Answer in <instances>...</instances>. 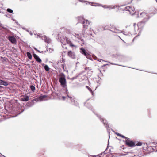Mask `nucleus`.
Instances as JSON below:
<instances>
[{
  "instance_id": "1",
  "label": "nucleus",
  "mask_w": 157,
  "mask_h": 157,
  "mask_svg": "<svg viewBox=\"0 0 157 157\" xmlns=\"http://www.w3.org/2000/svg\"><path fill=\"white\" fill-rule=\"evenodd\" d=\"M137 16L138 18H143V19L141 21L139 22L137 24L138 29L140 30L138 35L136 37L140 35L141 31L145 26L146 22L148 21L150 18L147 13L144 12L138 13Z\"/></svg>"
},
{
  "instance_id": "2",
  "label": "nucleus",
  "mask_w": 157,
  "mask_h": 157,
  "mask_svg": "<svg viewBox=\"0 0 157 157\" xmlns=\"http://www.w3.org/2000/svg\"><path fill=\"white\" fill-rule=\"evenodd\" d=\"M47 97V96L46 95H41L38 97L36 98L31 101H29L26 105L25 108L28 109L33 106L35 104L34 101L36 102L42 101L44 99Z\"/></svg>"
},
{
  "instance_id": "3",
  "label": "nucleus",
  "mask_w": 157,
  "mask_h": 157,
  "mask_svg": "<svg viewBox=\"0 0 157 157\" xmlns=\"http://www.w3.org/2000/svg\"><path fill=\"white\" fill-rule=\"evenodd\" d=\"M60 77L59 78V82L61 86L63 87L64 90L67 94H68V92L67 87V82L65 78V75L63 73L60 74Z\"/></svg>"
},
{
  "instance_id": "4",
  "label": "nucleus",
  "mask_w": 157,
  "mask_h": 157,
  "mask_svg": "<svg viewBox=\"0 0 157 157\" xmlns=\"http://www.w3.org/2000/svg\"><path fill=\"white\" fill-rule=\"evenodd\" d=\"M69 94H67V99L68 101H70L72 103V105L77 107L80 108L79 106V103L77 101L74 99V98L73 97H71L69 95Z\"/></svg>"
},
{
  "instance_id": "5",
  "label": "nucleus",
  "mask_w": 157,
  "mask_h": 157,
  "mask_svg": "<svg viewBox=\"0 0 157 157\" xmlns=\"http://www.w3.org/2000/svg\"><path fill=\"white\" fill-rule=\"evenodd\" d=\"M148 152L150 153L153 151L157 152V143L155 144H153L152 145H148L147 149V151Z\"/></svg>"
},
{
  "instance_id": "6",
  "label": "nucleus",
  "mask_w": 157,
  "mask_h": 157,
  "mask_svg": "<svg viewBox=\"0 0 157 157\" xmlns=\"http://www.w3.org/2000/svg\"><path fill=\"white\" fill-rule=\"evenodd\" d=\"M124 141L125 144L129 147H133L136 146L135 143L129 138H126V140L125 141L124 140Z\"/></svg>"
},
{
  "instance_id": "7",
  "label": "nucleus",
  "mask_w": 157,
  "mask_h": 157,
  "mask_svg": "<svg viewBox=\"0 0 157 157\" xmlns=\"http://www.w3.org/2000/svg\"><path fill=\"white\" fill-rule=\"evenodd\" d=\"M80 52L85 56L88 59L91 60H92L91 55L87 52L86 50L84 48H80Z\"/></svg>"
},
{
  "instance_id": "8",
  "label": "nucleus",
  "mask_w": 157,
  "mask_h": 157,
  "mask_svg": "<svg viewBox=\"0 0 157 157\" xmlns=\"http://www.w3.org/2000/svg\"><path fill=\"white\" fill-rule=\"evenodd\" d=\"M61 42L64 45L70 43V39L66 36H63L61 40Z\"/></svg>"
},
{
  "instance_id": "9",
  "label": "nucleus",
  "mask_w": 157,
  "mask_h": 157,
  "mask_svg": "<svg viewBox=\"0 0 157 157\" xmlns=\"http://www.w3.org/2000/svg\"><path fill=\"white\" fill-rule=\"evenodd\" d=\"M127 57L124 56L119 54L117 59L121 62H125L127 61Z\"/></svg>"
},
{
  "instance_id": "10",
  "label": "nucleus",
  "mask_w": 157,
  "mask_h": 157,
  "mask_svg": "<svg viewBox=\"0 0 157 157\" xmlns=\"http://www.w3.org/2000/svg\"><path fill=\"white\" fill-rule=\"evenodd\" d=\"M91 23V22H89L87 20H85L83 22V30L85 31L88 28V25Z\"/></svg>"
},
{
  "instance_id": "11",
  "label": "nucleus",
  "mask_w": 157,
  "mask_h": 157,
  "mask_svg": "<svg viewBox=\"0 0 157 157\" xmlns=\"http://www.w3.org/2000/svg\"><path fill=\"white\" fill-rule=\"evenodd\" d=\"M8 40L13 44H16L17 43V40L13 36H9L8 38Z\"/></svg>"
},
{
  "instance_id": "12",
  "label": "nucleus",
  "mask_w": 157,
  "mask_h": 157,
  "mask_svg": "<svg viewBox=\"0 0 157 157\" xmlns=\"http://www.w3.org/2000/svg\"><path fill=\"white\" fill-rule=\"evenodd\" d=\"M153 144H155V143L151 142L149 144H147V143H142L143 148L144 150H145L146 151H147V149L148 145H152Z\"/></svg>"
},
{
  "instance_id": "13",
  "label": "nucleus",
  "mask_w": 157,
  "mask_h": 157,
  "mask_svg": "<svg viewBox=\"0 0 157 157\" xmlns=\"http://www.w3.org/2000/svg\"><path fill=\"white\" fill-rule=\"evenodd\" d=\"M33 56L35 60L38 63H40L42 60L39 57V56L37 55L36 54L34 53L33 54Z\"/></svg>"
},
{
  "instance_id": "14",
  "label": "nucleus",
  "mask_w": 157,
  "mask_h": 157,
  "mask_svg": "<svg viewBox=\"0 0 157 157\" xmlns=\"http://www.w3.org/2000/svg\"><path fill=\"white\" fill-rule=\"evenodd\" d=\"M42 40H44V41L48 43H50L51 42V39L49 37L44 35L42 38Z\"/></svg>"
},
{
  "instance_id": "15",
  "label": "nucleus",
  "mask_w": 157,
  "mask_h": 157,
  "mask_svg": "<svg viewBox=\"0 0 157 157\" xmlns=\"http://www.w3.org/2000/svg\"><path fill=\"white\" fill-rule=\"evenodd\" d=\"M68 56L73 59L76 58L75 53L71 51H69L68 52Z\"/></svg>"
},
{
  "instance_id": "16",
  "label": "nucleus",
  "mask_w": 157,
  "mask_h": 157,
  "mask_svg": "<svg viewBox=\"0 0 157 157\" xmlns=\"http://www.w3.org/2000/svg\"><path fill=\"white\" fill-rule=\"evenodd\" d=\"M84 106H86L89 110L92 111L94 113V110L92 106L90 104L88 103L86 105V102H85L84 103Z\"/></svg>"
},
{
  "instance_id": "17",
  "label": "nucleus",
  "mask_w": 157,
  "mask_h": 157,
  "mask_svg": "<svg viewBox=\"0 0 157 157\" xmlns=\"http://www.w3.org/2000/svg\"><path fill=\"white\" fill-rule=\"evenodd\" d=\"M77 19L78 21V22L77 23L78 24L79 23H82V24L83 23V22L85 21V20L84 19L83 17L82 16H78L77 17Z\"/></svg>"
},
{
  "instance_id": "18",
  "label": "nucleus",
  "mask_w": 157,
  "mask_h": 157,
  "mask_svg": "<svg viewBox=\"0 0 157 157\" xmlns=\"http://www.w3.org/2000/svg\"><path fill=\"white\" fill-rule=\"evenodd\" d=\"M109 30L110 31L112 32H113L115 33H121L122 32V31H121V30L117 29L116 28H115L114 30Z\"/></svg>"
},
{
  "instance_id": "19",
  "label": "nucleus",
  "mask_w": 157,
  "mask_h": 157,
  "mask_svg": "<svg viewBox=\"0 0 157 157\" xmlns=\"http://www.w3.org/2000/svg\"><path fill=\"white\" fill-rule=\"evenodd\" d=\"M3 85L5 86L8 85V83L6 81L0 79V85Z\"/></svg>"
},
{
  "instance_id": "20",
  "label": "nucleus",
  "mask_w": 157,
  "mask_h": 157,
  "mask_svg": "<svg viewBox=\"0 0 157 157\" xmlns=\"http://www.w3.org/2000/svg\"><path fill=\"white\" fill-rule=\"evenodd\" d=\"M29 98L28 96H24L21 98V100L23 101H27L29 100Z\"/></svg>"
},
{
  "instance_id": "21",
  "label": "nucleus",
  "mask_w": 157,
  "mask_h": 157,
  "mask_svg": "<svg viewBox=\"0 0 157 157\" xmlns=\"http://www.w3.org/2000/svg\"><path fill=\"white\" fill-rule=\"evenodd\" d=\"M94 113L95 115L98 118V119L101 121L103 118L102 117L100 114H98L94 112Z\"/></svg>"
},
{
  "instance_id": "22",
  "label": "nucleus",
  "mask_w": 157,
  "mask_h": 157,
  "mask_svg": "<svg viewBox=\"0 0 157 157\" xmlns=\"http://www.w3.org/2000/svg\"><path fill=\"white\" fill-rule=\"evenodd\" d=\"M26 55L27 56L28 58L29 59H32V55L31 53L30 52H26Z\"/></svg>"
},
{
  "instance_id": "23",
  "label": "nucleus",
  "mask_w": 157,
  "mask_h": 157,
  "mask_svg": "<svg viewBox=\"0 0 157 157\" xmlns=\"http://www.w3.org/2000/svg\"><path fill=\"white\" fill-rule=\"evenodd\" d=\"M103 124L104 126H105V127L106 128L107 130L108 129V128H109V126L108 125V123H107V121L105 122Z\"/></svg>"
},
{
  "instance_id": "24",
  "label": "nucleus",
  "mask_w": 157,
  "mask_h": 157,
  "mask_svg": "<svg viewBox=\"0 0 157 157\" xmlns=\"http://www.w3.org/2000/svg\"><path fill=\"white\" fill-rule=\"evenodd\" d=\"M44 67L45 70L46 71H48L49 70V68L48 65H44Z\"/></svg>"
},
{
  "instance_id": "25",
  "label": "nucleus",
  "mask_w": 157,
  "mask_h": 157,
  "mask_svg": "<svg viewBox=\"0 0 157 157\" xmlns=\"http://www.w3.org/2000/svg\"><path fill=\"white\" fill-rule=\"evenodd\" d=\"M118 55L119 53L113 54L111 55V56L112 57L115 58L116 59H117Z\"/></svg>"
},
{
  "instance_id": "26",
  "label": "nucleus",
  "mask_w": 157,
  "mask_h": 157,
  "mask_svg": "<svg viewBox=\"0 0 157 157\" xmlns=\"http://www.w3.org/2000/svg\"><path fill=\"white\" fill-rule=\"evenodd\" d=\"M131 8V7L129 6H127L125 7V8L124 9V10L125 11H128L130 13V10H129V9Z\"/></svg>"
},
{
  "instance_id": "27",
  "label": "nucleus",
  "mask_w": 157,
  "mask_h": 157,
  "mask_svg": "<svg viewBox=\"0 0 157 157\" xmlns=\"http://www.w3.org/2000/svg\"><path fill=\"white\" fill-rule=\"evenodd\" d=\"M86 87L89 90V91L91 93L92 95H93V92L91 88H90L88 86H86Z\"/></svg>"
},
{
  "instance_id": "28",
  "label": "nucleus",
  "mask_w": 157,
  "mask_h": 157,
  "mask_svg": "<svg viewBox=\"0 0 157 157\" xmlns=\"http://www.w3.org/2000/svg\"><path fill=\"white\" fill-rule=\"evenodd\" d=\"M30 89L32 91L34 92L35 90V88L34 86L32 85L30 86Z\"/></svg>"
},
{
  "instance_id": "29",
  "label": "nucleus",
  "mask_w": 157,
  "mask_h": 157,
  "mask_svg": "<svg viewBox=\"0 0 157 157\" xmlns=\"http://www.w3.org/2000/svg\"><path fill=\"white\" fill-rule=\"evenodd\" d=\"M6 11L10 13H12L13 12V10L10 8H8L6 10Z\"/></svg>"
},
{
  "instance_id": "30",
  "label": "nucleus",
  "mask_w": 157,
  "mask_h": 157,
  "mask_svg": "<svg viewBox=\"0 0 157 157\" xmlns=\"http://www.w3.org/2000/svg\"><path fill=\"white\" fill-rule=\"evenodd\" d=\"M44 35H42V34H40L38 33L37 34V38L39 37L40 38H41L42 40V38Z\"/></svg>"
},
{
  "instance_id": "31",
  "label": "nucleus",
  "mask_w": 157,
  "mask_h": 157,
  "mask_svg": "<svg viewBox=\"0 0 157 157\" xmlns=\"http://www.w3.org/2000/svg\"><path fill=\"white\" fill-rule=\"evenodd\" d=\"M108 8L109 9H115V6H113V5H109L108 6Z\"/></svg>"
},
{
  "instance_id": "32",
  "label": "nucleus",
  "mask_w": 157,
  "mask_h": 157,
  "mask_svg": "<svg viewBox=\"0 0 157 157\" xmlns=\"http://www.w3.org/2000/svg\"><path fill=\"white\" fill-rule=\"evenodd\" d=\"M142 145V143L141 142H138L136 145V146L137 145L138 146H140Z\"/></svg>"
},
{
  "instance_id": "33",
  "label": "nucleus",
  "mask_w": 157,
  "mask_h": 157,
  "mask_svg": "<svg viewBox=\"0 0 157 157\" xmlns=\"http://www.w3.org/2000/svg\"><path fill=\"white\" fill-rule=\"evenodd\" d=\"M110 63L112 64V65H117V66H123V67H125V66H122V65H120L119 64H116V63Z\"/></svg>"
},
{
  "instance_id": "34",
  "label": "nucleus",
  "mask_w": 157,
  "mask_h": 157,
  "mask_svg": "<svg viewBox=\"0 0 157 157\" xmlns=\"http://www.w3.org/2000/svg\"><path fill=\"white\" fill-rule=\"evenodd\" d=\"M123 34L124 35H128L129 36H130V35H131V34H130V33H127V32H124Z\"/></svg>"
},
{
  "instance_id": "35",
  "label": "nucleus",
  "mask_w": 157,
  "mask_h": 157,
  "mask_svg": "<svg viewBox=\"0 0 157 157\" xmlns=\"http://www.w3.org/2000/svg\"><path fill=\"white\" fill-rule=\"evenodd\" d=\"M101 122L103 124L105 122L107 121V120L104 118H103L102 120H101Z\"/></svg>"
},
{
  "instance_id": "36",
  "label": "nucleus",
  "mask_w": 157,
  "mask_h": 157,
  "mask_svg": "<svg viewBox=\"0 0 157 157\" xmlns=\"http://www.w3.org/2000/svg\"><path fill=\"white\" fill-rule=\"evenodd\" d=\"M108 6H107V5H102V6H101L102 7H103L104 8L107 9V8H108Z\"/></svg>"
},
{
  "instance_id": "37",
  "label": "nucleus",
  "mask_w": 157,
  "mask_h": 157,
  "mask_svg": "<svg viewBox=\"0 0 157 157\" xmlns=\"http://www.w3.org/2000/svg\"><path fill=\"white\" fill-rule=\"evenodd\" d=\"M78 77V76L77 75L76 76H75V77H73L72 78H71V80H73L75 79H76Z\"/></svg>"
},
{
  "instance_id": "38",
  "label": "nucleus",
  "mask_w": 157,
  "mask_h": 157,
  "mask_svg": "<svg viewBox=\"0 0 157 157\" xmlns=\"http://www.w3.org/2000/svg\"><path fill=\"white\" fill-rule=\"evenodd\" d=\"M123 5H115V6H115V8H117V7H118V8L119 7H121V6H123Z\"/></svg>"
},
{
  "instance_id": "39",
  "label": "nucleus",
  "mask_w": 157,
  "mask_h": 157,
  "mask_svg": "<svg viewBox=\"0 0 157 157\" xmlns=\"http://www.w3.org/2000/svg\"><path fill=\"white\" fill-rule=\"evenodd\" d=\"M92 56L94 58V59L95 60H96L97 58V57L94 55H93Z\"/></svg>"
},
{
  "instance_id": "40",
  "label": "nucleus",
  "mask_w": 157,
  "mask_h": 157,
  "mask_svg": "<svg viewBox=\"0 0 157 157\" xmlns=\"http://www.w3.org/2000/svg\"><path fill=\"white\" fill-rule=\"evenodd\" d=\"M120 137L123 138H125V140H126V138H128V137H125L124 136L121 134V136H120Z\"/></svg>"
},
{
  "instance_id": "41",
  "label": "nucleus",
  "mask_w": 157,
  "mask_h": 157,
  "mask_svg": "<svg viewBox=\"0 0 157 157\" xmlns=\"http://www.w3.org/2000/svg\"><path fill=\"white\" fill-rule=\"evenodd\" d=\"M103 28L104 30H109V29L108 28V26H107L104 27Z\"/></svg>"
},
{
  "instance_id": "42",
  "label": "nucleus",
  "mask_w": 157,
  "mask_h": 157,
  "mask_svg": "<svg viewBox=\"0 0 157 157\" xmlns=\"http://www.w3.org/2000/svg\"><path fill=\"white\" fill-rule=\"evenodd\" d=\"M49 51L50 52H52V51H53V49H52L51 48H50L48 49Z\"/></svg>"
},
{
  "instance_id": "43",
  "label": "nucleus",
  "mask_w": 157,
  "mask_h": 157,
  "mask_svg": "<svg viewBox=\"0 0 157 157\" xmlns=\"http://www.w3.org/2000/svg\"><path fill=\"white\" fill-rule=\"evenodd\" d=\"M70 44V46L71 47H74L75 46L73 44L71 43V42L70 41V43H69V44Z\"/></svg>"
},
{
  "instance_id": "44",
  "label": "nucleus",
  "mask_w": 157,
  "mask_h": 157,
  "mask_svg": "<svg viewBox=\"0 0 157 157\" xmlns=\"http://www.w3.org/2000/svg\"><path fill=\"white\" fill-rule=\"evenodd\" d=\"M108 146H107V148H106L105 150V151H104L102 153H101V155H102V153H104V154H106L107 153V152H105V151H106V150H107V149L108 148Z\"/></svg>"
},
{
  "instance_id": "45",
  "label": "nucleus",
  "mask_w": 157,
  "mask_h": 157,
  "mask_svg": "<svg viewBox=\"0 0 157 157\" xmlns=\"http://www.w3.org/2000/svg\"><path fill=\"white\" fill-rule=\"evenodd\" d=\"M62 98L63 100H65L67 98V97H66L65 96H62Z\"/></svg>"
},
{
  "instance_id": "46",
  "label": "nucleus",
  "mask_w": 157,
  "mask_h": 157,
  "mask_svg": "<svg viewBox=\"0 0 157 157\" xmlns=\"http://www.w3.org/2000/svg\"><path fill=\"white\" fill-rule=\"evenodd\" d=\"M115 134L118 136H120L121 134L118 132H115Z\"/></svg>"
},
{
  "instance_id": "47",
  "label": "nucleus",
  "mask_w": 157,
  "mask_h": 157,
  "mask_svg": "<svg viewBox=\"0 0 157 157\" xmlns=\"http://www.w3.org/2000/svg\"><path fill=\"white\" fill-rule=\"evenodd\" d=\"M118 9V10H123V11L124 10V9H123L122 8H121L120 7H119Z\"/></svg>"
},
{
  "instance_id": "48",
  "label": "nucleus",
  "mask_w": 157,
  "mask_h": 157,
  "mask_svg": "<svg viewBox=\"0 0 157 157\" xmlns=\"http://www.w3.org/2000/svg\"><path fill=\"white\" fill-rule=\"evenodd\" d=\"M34 49L36 51H37L38 52H40V51L38 50L36 48H34Z\"/></svg>"
},
{
  "instance_id": "49",
  "label": "nucleus",
  "mask_w": 157,
  "mask_h": 157,
  "mask_svg": "<svg viewBox=\"0 0 157 157\" xmlns=\"http://www.w3.org/2000/svg\"><path fill=\"white\" fill-rule=\"evenodd\" d=\"M97 60L98 61H99L100 62L101 60H102V61H105L104 60H103L101 59H98Z\"/></svg>"
},
{
  "instance_id": "50",
  "label": "nucleus",
  "mask_w": 157,
  "mask_h": 157,
  "mask_svg": "<svg viewBox=\"0 0 157 157\" xmlns=\"http://www.w3.org/2000/svg\"><path fill=\"white\" fill-rule=\"evenodd\" d=\"M85 70H87V69H89V70H90L91 69L89 68V67H86L85 68Z\"/></svg>"
},
{
  "instance_id": "51",
  "label": "nucleus",
  "mask_w": 157,
  "mask_h": 157,
  "mask_svg": "<svg viewBox=\"0 0 157 157\" xmlns=\"http://www.w3.org/2000/svg\"><path fill=\"white\" fill-rule=\"evenodd\" d=\"M99 84H100L101 82L100 81V80H98L97 82Z\"/></svg>"
},
{
  "instance_id": "52",
  "label": "nucleus",
  "mask_w": 157,
  "mask_h": 157,
  "mask_svg": "<svg viewBox=\"0 0 157 157\" xmlns=\"http://www.w3.org/2000/svg\"><path fill=\"white\" fill-rule=\"evenodd\" d=\"M15 23L17 24V25H20V24L18 23V22L16 21H15Z\"/></svg>"
},
{
  "instance_id": "53",
  "label": "nucleus",
  "mask_w": 157,
  "mask_h": 157,
  "mask_svg": "<svg viewBox=\"0 0 157 157\" xmlns=\"http://www.w3.org/2000/svg\"><path fill=\"white\" fill-rule=\"evenodd\" d=\"M48 51V49H47L46 51H44L43 53L44 54L45 53H46Z\"/></svg>"
},
{
  "instance_id": "54",
  "label": "nucleus",
  "mask_w": 157,
  "mask_h": 157,
  "mask_svg": "<svg viewBox=\"0 0 157 157\" xmlns=\"http://www.w3.org/2000/svg\"><path fill=\"white\" fill-rule=\"evenodd\" d=\"M24 109H23L22 110L21 112H20V113H19L18 114H20L22 112H23L24 111Z\"/></svg>"
},
{
  "instance_id": "55",
  "label": "nucleus",
  "mask_w": 157,
  "mask_h": 157,
  "mask_svg": "<svg viewBox=\"0 0 157 157\" xmlns=\"http://www.w3.org/2000/svg\"><path fill=\"white\" fill-rule=\"evenodd\" d=\"M100 74H101L100 76H102L103 74L101 73V71L100 70Z\"/></svg>"
},
{
  "instance_id": "56",
  "label": "nucleus",
  "mask_w": 157,
  "mask_h": 157,
  "mask_svg": "<svg viewBox=\"0 0 157 157\" xmlns=\"http://www.w3.org/2000/svg\"><path fill=\"white\" fill-rule=\"evenodd\" d=\"M40 52V53H43L44 51H40V52Z\"/></svg>"
},
{
  "instance_id": "57",
  "label": "nucleus",
  "mask_w": 157,
  "mask_h": 157,
  "mask_svg": "<svg viewBox=\"0 0 157 157\" xmlns=\"http://www.w3.org/2000/svg\"><path fill=\"white\" fill-rule=\"evenodd\" d=\"M29 34H30V35H33V33H32V32H29Z\"/></svg>"
},
{
  "instance_id": "58",
  "label": "nucleus",
  "mask_w": 157,
  "mask_h": 157,
  "mask_svg": "<svg viewBox=\"0 0 157 157\" xmlns=\"http://www.w3.org/2000/svg\"><path fill=\"white\" fill-rule=\"evenodd\" d=\"M25 30H26L27 31L29 32V31L28 29H25Z\"/></svg>"
},
{
  "instance_id": "59",
  "label": "nucleus",
  "mask_w": 157,
  "mask_h": 157,
  "mask_svg": "<svg viewBox=\"0 0 157 157\" xmlns=\"http://www.w3.org/2000/svg\"><path fill=\"white\" fill-rule=\"evenodd\" d=\"M11 19H12V20L13 21H15V19H14L13 18H11Z\"/></svg>"
},
{
  "instance_id": "60",
  "label": "nucleus",
  "mask_w": 157,
  "mask_h": 157,
  "mask_svg": "<svg viewBox=\"0 0 157 157\" xmlns=\"http://www.w3.org/2000/svg\"><path fill=\"white\" fill-rule=\"evenodd\" d=\"M107 65H108V64H104L103 65L102 67H104V66H105Z\"/></svg>"
},
{
  "instance_id": "61",
  "label": "nucleus",
  "mask_w": 157,
  "mask_h": 157,
  "mask_svg": "<svg viewBox=\"0 0 157 157\" xmlns=\"http://www.w3.org/2000/svg\"><path fill=\"white\" fill-rule=\"evenodd\" d=\"M107 65H108V64H104L103 65L102 67H104V66H105Z\"/></svg>"
},
{
  "instance_id": "62",
  "label": "nucleus",
  "mask_w": 157,
  "mask_h": 157,
  "mask_svg": "<svg viewBox=\"0 0 157 157\" xmlns=\"http://www.w3.org/2000/svg\"><path fill=\"white\" fill-rule=\"evenodd\" d=\"M42 66H44V65H45L44 63H43V64H42Z\"/></svg>"
},
{
  "instance_id": "63",
  "label": "nucleus",
  "mask_w": 157,
  "mask_h": 157,
  "mask_svg": "<svg viewBox=\"0 0 157 157\" xmlns=\"http://www.w3.org/2000/svg\"><path fill=\"white\" fill-rule=\"evenodd\" d=\"M46 48H47V49L48 48V46H47V45L46 46Z\"/></svg>"
},
{
  "instance_id": "64",
  "label": "nucleus",
  "mask_w": 157,
  "mask_h": 157,
  "mask_svg": "<svg viewBox=\"0 0 157 157\" xmlns=\"http://www.w3.org/2000/svg\"><path fill=\"white\" fill-rule=\"evenodd\" d=\"M0 154H1V155L2 156H3L4 157H5V156H4V155H2V154L1 153H0Z\"/></svg>"
}]
</instances>
